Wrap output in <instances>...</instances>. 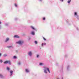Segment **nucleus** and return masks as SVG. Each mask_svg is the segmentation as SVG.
I'll use <instances>...</instances> for the list:
<instances>
[{"instance_id": "f257e3e1", "label": "nucleus", "mask_w": 79, "mask_h": 79, "mask_svg": "<svg viewBox=\"0 0 79 79\" xmlns=\"http://www.w3.org/2000/svg\"><path fill=\"white\" fill-rule=\"evenodd\" d=\"M44 73H45V74H47V70L48 71L49 73H50V69L49 68H47L45 67H44Z\"/></svg>"}, {"instance_id": "f03ea898", "label": "nucleus", "mask_w": 79, "mask_h": 79, "mask_svg": "<svg viewBox=\"0 0 79 79\" xmlns=\"http://www.w3.org/2000/svg\"><path fill=\"white\" fill-rule=\"evenodd\" d=\"M16 44H19V45H22L24 44V41L23 40H19L18 42H16Z\"/></svg>"}, {"instance_id": "7ed1b4c3", "label": "nucleus", "mask_w": 79, "mask_h": 79, "mask_svg": "<svg viewBox=\"0 0 79 79\" xmlns=\"http://www.w3.org/2000/svg\"><path fill=\"white\" fill-rule=\"evenodd\" d=\"M4 64H11V61L10 60H6L4 62Z\"/></svg>"}, {"instance_id": "20e7f679", "label": "nucleus", "mask_w": 79, "mask_h": 79, "mask_svg": "<svg viewBox=\"0 0 79 79\" xmlns=\"http://www.w3.org/2000/svg\"><path fill=\"white\" fill-rule=\"evenodd\" d=\"M74 15L75 18H78V15H77V12H75L74 13Z\"/></svg>"}, {"instance_id": "39448f33", "label": "nucleus", "mask_w": 79, "mask_h": 79, "mask_svg": "<svg viewBox=\"0 0 79 79\" xmlns=\"http://www.w3.org/2000/svg\"><path fill=\"white\" fill-rule=\"evenodd\" d=\"M14 38H16L17 39H19V38H20V37L18 35H15L13 36Z\"/></svg>"}, {"instance_id": "423d86ee", "label": "nucleus", "mask_w": 79, "mask_h": 79, "mask_svg": "<svg viewBox=\"0 0 79 79\" xmlns=\"http://www.w3.org/2000/svg\"><path fill=\"white\" fill-rule=\"evenodd\" d=\"M28 55L30 56H32V52H31V51L29 52L28 53Z\"/></svg>"}, {"instance_id": "0eeeda50", "label": "nucleus", "mask_w": 79, "mask_h": 79, "mask_svg": "<svg viewBox=\"0 0 79 79\" xmlns=\"http://www.w3.org/2000/svg\"><path fill=\"white\" fill-rule=\"evenodd\" d=\"M10 76H11L13 74V70H11L10 71Z\"/></svg>"}, {"instance_id": "6e6552de", "label": "nucleus", "mask_w": 79, "mask_h": 79, "mask_svg": "<svg viewBox=\"0 0 79 79\" xmlns=\"http://www.w3.org/2000/svg\"><path fill=\"white\" fill-rule=\"evenodd\" d=\"M31 27L33 30H34L35 31H37V29H35V28L34 27L31 26Z\"/></svg>"}, {"instance_id": "1a4fd4ad", "label": "nucleus", "mask_w": 79, "mask_h": 79, "mask_svg": "<svg viewBox=\"0 0 79 79\" xmlns=\"http://www.w3.org/2000/svg\"><path fill=\"white\" fill-rule=\"evenodd\" d=\"M10 68H9L8 66H7L6 69L8 71H10Z\"/></svg>"}, {"instance_id": "9d476101", "label": "nucleus", "mask_w": 79, "mask_h": 79, "mask_svg": "<svg viewBox=\"0 0 79 79\" xmlns=\"http://www.w3.org/2000/svg\"><path fill=\"white\" fill-rule=\"evenodd\" d=\"M25 72L27 73H29V70L27 69H25Z\"/></svg>"}, {"instance_id": "9b49d317", "label": "nucleus", "mask_w": 79, "mask_h": 79, "mask_svg": "<svg viewBox=\"0 0 79 79\" xmlns=\"http://www.w3.org/2000/svg\"><path fill=\"white\" fill-rule=\"evenodd\" d=\"M31 34L32 35H35V32L34 31H31Z\"/></svg>"}, {"instance_id": "f8f14e48", "label": "nucleus", "mask_w": 79, "mask_h": 79, "mask_svg": "<svg viewBox=\"0 0 79 79\" xmlns=\"http://www.w3.org/2000/svg\"><path fill=\"white\" fill-rule=\"evenodd\" d=\"M41 45L42 47H44V45H46V44L45 43H42L41 44Z\"/></svg>"}, {"instance_id": "ddd939ff", "label": "nucleus", "mask_w": 79, "mask_h": 79, "mask_svg": "<svg viewBox=\"0 0 79 79\" xmlns=\"http://www.w3.org/2000/svg\"><path fill=\"white\" fill-rule=\"evenodd\" d=\"M69 68H70V65H68L67 67V68L68 71H69Z\"/></svg>"}, {"instance_id": "4468645a", "label": "nucleus", "mask_w": 79, "mask_h": 79, "mask_svg": "<svg viewBox=\"0 0 79 79\" xmlns=\"http://www.w3.org/2000/svg\"><path fill=\"white\" fill-rule=\"evenodd\" d=\"M13 46H7L6 47L7 48H13Z\"/></svg>"}, {"instance_id": "2eb2a0df", "label": "nucleus", "mask_w": 79, "mask_h": 79, "mask_svg": "<svg viewBox=\"0 0 79 79\" xmlns=\"http://www.w3.org/2000/svg\"><path fill=\"white\" fill-rule=\"evenodd\" d=\"M39 65L40 66H43V65H44V64L42 63H40L39 64Z\"/></svg>"}, {"instance_id": "dca6fc26", "label": "nucleus", "mask_w": 79, "mask_h": 79, "mask_svg": "<svg viewBox=\"0 0 79 79\" xmlns=\"http://www.w3.org/2000/svg\"><path fill=\"white\" fill-rule=\"evenodd\" d=\"M71 1V0H69L67 2L69 4H70Z\"/></svg>"}, {"instance_id": "f3484780", "label": "nucleus", "mask_w": 79, "mask_h": 79, "mask_svg": "<svg viewBox=\"0 0 79 79\" xmlns=\"http://www.w3.org/2000/svg\"><path fill=\"white\" fill-rule=\"evenodd\" d=\"M0 77H1V78H3V76L2 74H0Z\"/></svg>"}, {"instance_id": "a211bd4d", "label": "nucleus", "mask_w": 79, "mask_h": 79, "mask_svg": "<svg viewBox=\"0 0 79 79\" xmlns=\"http://www.w3.org/2000/svg\"><path fill=\"white\" fill-rule=\"evenodd\" d=\"M8 56V55L6 54H5L3 55V56H4V57H6V56Z\"/></svg>"}, {"instance_id": "6ab92c4d", "label": "nucleus", "mask_w": 79, "mask_h": 79, "mask_svg": "<svg viewBox=\"0 0 79 79\" xmlns=\"http://www.w3.org/2000/svg\"><path fill=\"white\" fill-rule=\"evenodd\" d=\"M8 25H9V24L8 23H6L5 24V26H8Z\"/></svg>"}, {"instance_id": "aec40b11", "label": "nucleus", "mask_w": 79, "mask_h": 79, "mask_svg": "<svg viewBox=\"0 0 79 79\" xmlns=\"http://www.w3.org/2000/svg\"><path fill=\"white\" fill-rule=\"evenodd\" d=\"M14 5L15 7H18V5L16 4H15Z\"/></svg>"}, {"instance_id": "412c9836", "label": "nucleus", "mask_w": 79, "mask_h": 79, "mask_svg": "<svg viewBox=\"0 0 79 79\" xmlns=\"http://www.w3.org/2000/svg\"><path fill=\"white\" fill-rule=\"evenodd\" d=\"M13 58L14 59H16V58H17V57L16 56H13Z\"/></svg>"}, {"instance_id": "4be33fe9", "label": "nucleus", "mask_w": 79, "mask_h": 79, "mask_svg": "<svg viewBox=\"0 0 79 79\" xmlns=\"http://www.w3.org/2000/svg\"><path fill=\"white\" fill-rule=\"evenodd\" d=\"M37 43H38V42L37 41H35V44H37Z\"/></svg>"}, {"instance_id": "5701e85b", "label": "nucleus", "mask_w": 79, "mask_h": 79, "mask_svg": "<svg viewBox=\"0 0 79 79\" xmlns=\"http://www.w3.org/2000/svg\"><path fill=\"white\" fill-rule=\"evenodd\" d=\"M0 62H1V63H3V60H0Z\"/></svg>"}, {"instance_id": "b1692460", "label": "nucleus", "mask_w": 79, "mask_h": 79, "mask_svg": "<svg viewBox=\"0 0 79 79\" xmlns=\"http://www.w3.org/2000/svg\"><path fill=\"white\" fill-rule=\"evenodd\" d=\"M68 21H69V20L68 19L65 20V21H66V22L67 23H68Z\"/></svg>"}, {"instance_id": "393cba45", "label": "nucleus", "mask_w": 79, "mask_h": 79, "mask_svg": "<svg viewBox=\"0 0 79 79\" xmlns=\"http://www.w3.org/2000/svg\"><path fill=\"white\" fill-rule=\"evenodd\" d=\"M15 21H16V20H18V18H15Z\"/></svg>"}, {"instance_id": "a878e982", "label": "nucleus", "mask_w": 79, "mask_h": 79, "mask_svg": "<svg viewBox=\"0 0 79 79\" xmlns=\"http://www.w3.org/2000/svg\"><path fill=\"white\" fill-rule=\"evenodd\" d=\"M21 62H19L18 63V65H21Z\"/></svg>"}, {"instance_id": "bb28decb", "label": "nucleus", "mask_w": 79, "mask_h": 79, "mask_svg": "<svg viewBox=\"0 0 79 79\" xmlns=\"http://www.w3.org/2000/svg\"><path fill=\"white\" fill-rule=\"evenodd\" d=\"M43 20H45V18L44 17V18H43Z\"/></svg>"}, {"instance_id": "cd10ccee", "label": "nucleus", "mask_w": 79, "mask_h": 79, "mask_svg": "<svg viewBox=\"0 0 79 79\" xmlns=\"http://www.w3.org/2000/svg\"><path fill=\"white\" fill-rule=\"evenodd\" d=\"M8 40H6L5 41V42H8Z\"/></svg>"}, {"instance_id": "c85d7f7f", "label": "nucleus", "mask_w": 79, "mask_h": 79, "mask_svg": "<svg viewBox=\"0 0 79 79\" xmlns=\"http://www.w3.org/2000/svg\"><path fill=\"white\" fill-rule=\"evenodd\" d=\"M77 18V19H78V20H79V16H78V18Z\"/></svg>"}, {"instance_id": "c756f323", "label": "nucleus", "mask_w": 79, "mask_h": 79, "mask_svg": "<svg viewBox=\"0 0 79 79\" xmlns=\"http://www.w3.org/2000/svg\"><path fill=\"white\" fill-rule=\"evenodd\" d=\"M2 53H0V58L2 56Z\"/></svg>"}, {"instance_id": "7c9ffc66", "label": "nucleus", "mask_w": 79, "mask_h": 79, "mask_svg": "<svg viewBox=\"0 0 79 79\" xmlns=\"http://www.w3.org/2000/svg\"><path fill=\"white\" fill-rule=\"evenodd\" d=\"M10 39L9 38H7L6 39V40H9Z\"/></svg>"}, {"instance_id": "2f4dec72", "label": "nucleus", "mask_w": 79, "mask_h": 79, "mask_svg": "<svg viewBox=\"0 0 79 79\" xmlns=\"http://www.w3.org/2000/svg\"><path fill=\"white\" fill-rule=\"evenodd\" d=\"M64 0H60V2H64Z\"/></svg>"}, {"instance_id": "473e14b6", "label": "nucleus", "mask_w": 79, "mask_h": 79, "mask_svg": "<svg viewBox=\"0 0 79 79\" xmlns=\"http://www.w3.org/2000/svg\"><path fill=\"white\" fill-rule=\"evenodd\" d=\"M39 55H37V58H39Z\"/></svg>"}, {"instance_id": "72a5a7b5", "label": "nucleus", "mask_w": 79, "mask_h": 79, "mask_svg": "<svg viewBox=\"0 0 79 79\" xmlns=\"http://www.w3.org/2000/svg\"><path fill=\"white\" fill-rule=\"evenodd\" d=\"M43 39L44 40H46V39L44 37H43Z\"/></svg>"}, {"instance_id": "f704fd0d", "label": "nucleus", "mask_w": 79, "mask_h": 79, "mask_svg": "<svg viewBox=\"0 0 79 79\" xmlns=\"http://www.w3.org/2000/svg\"><path fill=\"white\" fill-rule=\"evenodd\" d=\"M2 29V26L0 25V29Z\"/></svg>"}, {"instance_id": "c9c22d12", "label": "nucleus", "mask_w": 79, "mask_h": 79, "mask_svg": "<svg viewBox=\"0 0 79 79\" xmlns=\"http://www.w3.org/2000/svg\"><path fill=\"white\" fill-rule=\"evenodd\" d=\"M76 28L77 29V30H79V28L78 27H77Z\"/></svg>"}, {"instance_id": "e433bc0d", "label": "nucleus", "mask_w": 79, "mask_h": 79, "mask_svg": "<svg viewBox=\"0 0 79 79\" xmlns=\"http://www.w3.org/2000/svg\"><path fill=\"white\" fill-rule=\"evenodd\" d=\"M68 56V55H65V57H66V56Z\"/></svg>"}, {"instance_id": "4c0bfd02", "label": "nucleus", "mask_w": 79, "mask_h": 79, "mask_svg": "<svg viewBox=\"0 0 79 79\" xmlns=\"http://www.w3.org/2000/svg\"><path fill=\"white\" fill-rule=\"evenodd\" d=\"M39 1H40V2H42V0H39Z\"/></svg>"}, {"instance_id": "58836bf2", "label": "nucleus", "mask_w": 79, "mask_h": 79, "mask_svg": "<svg viewBox=\"0 0 79 79\" xmlns=\"http://www.w3.org/2000/svg\"><path fill=\"white\" fill-rule=\"evenodd\" d=\"M57 79H60L59 78H57Z\"/></svg>"}, {"instance_id": "ea45409f", "label": "nucleus", "mask_w": 79, "mask_h": 79, "mask_svg": "<svg viewBox=\"0 0 79 79\" xmlns=\"http://www.w3.org/2000/svg\"><path fill=\"white\" fill-rule=\"evenodd\" d=\"M16 52H18V51H16Z\"/></svg>"}, {"instance_id": "a19ab883", "label": "nucleus", "mask_w": 79, "mask_h": 79, "mask_svg": "<svg viewBox=\"0 0 79 79\" xmlns=\"http://www.w3.org/2000/svg\"><path fill=\"white\" fill-rule=\"evenodd\" d=\"M62 79H63V78H62Z\"/></svg>"}]
</instances>
